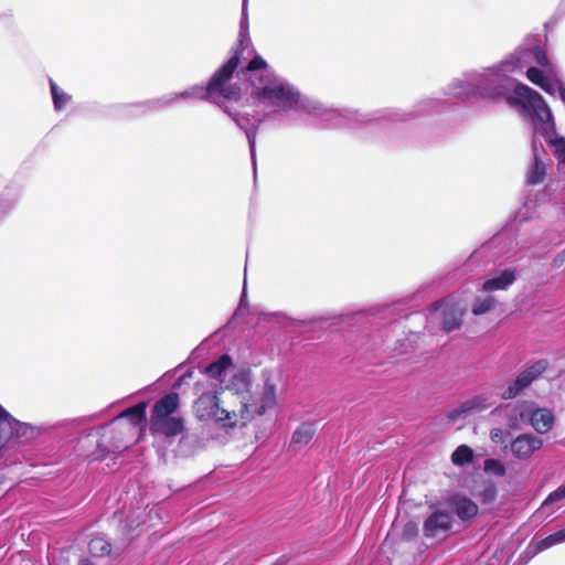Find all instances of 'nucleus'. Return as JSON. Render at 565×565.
<instances>
[{"mask_svg":"<svg viewBox=\"0 0 565 565\" xmlns=\"http://www.w3.org/2000/svg\"><path fill=\"white\" fill-rule=\"evenodd\" d=\"M463 312L465 308L459 301L444 299L429 309L428 319L441 323L444 330L450 332L460 327Z\"/></svg>","mask_w":565,"mask_h":565,"instance_id":"1a4fd4ad","label":"nucleus"},{"mask_svg":"<svg viewBox=\"0 0 565 565\" xmlns=\"http://www.w3.org/2000/svg\"><path fill=\"white\" fill-rule=\"evenodd\" d=\"M250 84L255 104L281 113L308 110L309 102L296 86L269 70L260 55H255L243 71Z\"/></svg>","mask_w":565,"mask_h":565,"instance_id":"f03ea898","label":"nucleus"},{"mask_svg":"<svg viewBox=\"0 0 565 565\" xmlns=\"http://www.w3.org/2000/svg\"><path fill=\"white\" fill-rule=\"evenodd\" d=\"M88 550L93 556L99 557L108 555L111 551V546L107 540L98 536L90 540L88 544Z\"/></svg>","mask_w":565,"mask_h":565,"instance_id":"cd10ccee","label":"nucleus"},{"mask_svg":"<svg viewBox=\"0 0 565 565\" xmlns=\"http://www.w3.org/2000/svg\"><path fill=\"white\" fill-rule=\"evenodd\" d=\"M195 390L200 394L193 404V413L198 419L213 422L216 427L226 433L235 430V407L225 401L223 387H216L207 382H198Z\"/></svg>","mask_w":565,"mask_h":565,"instance_id":"423d86ee","label":"nucleus"},{"mask_svg":"<svg viewBox=\"0 0 565 565\" xmlns=\"http://www.w3.org/2000/svg\"><path fill=\"white\" fill-rule=\"evenodd\" d=\"M51 92L55 109L61 110L68 103L71 97L64 92L60 90L53 81H51Z\"/></svg>","mask_w":565,"mask_h":565,"instance_id":"2f4dec72","label":"nucleus"},{"mask_svg":"<svg viewBox=\"0 0 565 565\" xmlns=\"http://www.w3.org/2000/svg\"><path fill=\"white\" fill-rule=\"evenodd\" d=\"M263 385L259 390L252 391L237 407H235V429L242 428L256 417H260L273 409L277 404L276 382L270 372L262 373Z\"/></svg>","mask_w":565,"mask_h":565,"instance_id":"0eeeda50","label":"nucleus"},{"mask_svg":"<svg viewBox=\"0 0 565 565\" xmlns=\"http://www.w3.org/2000/svg\"><path fill=\"white\" fill-rule=\"evenodd\" d=\"M454 525V518L447 511L436 510L429 514L423 523V534L426 539H446Z\"/></svg>","mask_w":565,"mask_h":565,"instance_id":"9b49d317","label":"nucleus"},{"mask_svg":"<svg viewBox=\"0 0 565 565\" xmlns=\"http://www.w3.org/2000/svg\"><path fill=\"white\" fill-rule=\"evenodd\" d=\"M179 407V395L177 393H170L161 397L153 407L151 419H161L169 417Z\"/></svg>","mask_w":565,"mask_h":565,"instance_id":"aec40b11","label":"nucleus"},{"mask_svg":"<svg viewBox=\"0 0 565 565\" xmlns=\"http://www.w3.org/2000/svg\"><path fill=\"white\" fill-rule=\"evenodd\" d=\"M316 434V427L312 423L301 424L292 434L291 445L306 446L310 443Z\"/></svg>","mask_w":565,"mask_h":565,"instance_id":"5701e85b","label":"nucleus"},{"mask_svg":"<svg viewBox=\"0 0 565 565\" xmlns=\"http://www.w3.org/2000/svg\"><path fill=\"white\" fill-rule=\"evenodd\" d=\"M527 79L539 86L551 96H557L565 104V87L554 71L544 74L543 70L530 67L526 73Z\"/></svg>","mask_w":565,"mask_h":565,"instance_id":"ddd939ff","label":"nucleus"},{"mask_svg":"<svg viewBox=\"0 0 565 565\" xmlns=\"http://www.w3.org/2000/svg\"><path fill=\"white\" fill-rule=\"evenodd\" d=\"M449 504L456 515L463 522L475 519L479 513L478 504L465 495L457 494L451 497Z\"/></svg>","mask_w":565,"mask_h":565,"instance_id":"f3484780","label":"nucleus"},{"mask_svg":"<svg viewBox=\"0 0 565 565\" xmlns=\"http://www.w3.org/2000/svg\"><path fill=\"white\" fill-rule=\"evenodd\" d=\"M494 303L495 299L492 296L477 298L471 311L475 316H481L489 312L494 307Z\"/></svg>","mask_w":565,"mask_h":565,"instance_id":"c85d7f7f","label":"nucleus"},{"mask_svg":"<svg viewBox=\"0 0 565 565\" xmlns=\"http://www.w3.org/2000/svg\"><path fill=\"white\" fill-rule=\"evenodd\" d=\"M565 543V529L559 530L542 540L536 544V548L540 552L546 551L555 545Z\"/></svg>","mask_w":565,"mask_h":565,"instance_id":"bb28decb","label":"nucleus"},{"mask_svg":"<svg viewBox=\"0 0 565 565\" xmlns=\"http://www.w3.org/2000/svg\"><path fill=\"white\" fill-rule=\"evenodd\" d=\"M81 565H90L89 562L87 559H84L81 562Z\"/></svg>","mask_w":565,"mask_h":565,"instance_id":"c9c22d12","label":"nucleus"},{"mask_svg":"<svg viewBox=\"0 0 565 565\" xmlns=\"http://www.w3.org/2000/svg\"><path fill=\"white\" fill-rule=\"evenodd\" d=\"M493 405V399L487 394H477L459 403L447 413L449 420L455 422L467 414L480 413L489 409Z\"/></svg>","mask_w":565,"mask_h":565,"instance_id":"2eb2a0df","label":"nucleus"},{"mask_svg":"<svg viewBox=\"0 0 565 565\" xmlns=\"http://www.w3.org/2000/svg\"><path fill=\"white\" fill-rule=\"evenodd\" d=\"M509 425H510L511 427H513V428H514V427H516V426H518V420H516V419H513V418H510V419H509Z\"/></svg>","mask_w":565,"mask_h":565,"instance_id":"f704fd0d","label":"nucleus"},{"mask_svg":"<svg viewBox=\"0 0 565 565\" xmlns=\"http://www.w3.org/2000/svg\"><path fill=\"white\" fill-rule=\"evenodd\" d=\"M239 56L237 51L224 63L212 76L206 87L195 85L191 88L175 94V97L206 98L217 104L224 111L235 121V124L244 129L250 150V157L254 167L256 166V135L263 118L255 119L252 124L246 117H238L226 106L227 102L237 103L241 98V89L238 86L230 83L234 71L238 65Z\"/></svg>","mask_w":565,"mask_h":565,"instance_id":"7ed1b4c3","label":"nucleus"},{"mask_svg":"<svg viewBox=\"0 0 565 565\" xmlns=\"http://www.w3.org/2000/svg\"><path fill=\"white\" fill-rule=\"evenodd\" d=\"M509 433L501 428H492L490 430V439L492 443L498 445H504L507 443V438Z\"/></svg>","mask_w":565,"mask_h":565,"instance_id":"72a5a7b5","label":"nucleus"},{"mask_svg":"<svg viewBox=\"0 0 565 565\" xmlns=\"http://www.w3.org/2000/svg\"><path fill=\"white\" fill-rule=\"evenodd\" d=\"M515 269H503L494 271L483 284V290L487 292L504 290L515 280Z\"/></svg>","mask_w":565,"mask_h":565,"instance_id":"a211bd4d","label":"nucleus"},{"mask_svg":"<svg viewBox=\"0 0 565 565\" xmlns=\"http://www.w3.org/2000/svg\"><path fill=\"white\" fill-rule=\"evenodd\" d=\"M247 32H248L247 0H243L242 18H241V32H239V40H238L237 46L243 45ZM235 51H237V53L239 54L238 47L234 49L233 54L235 53Z\"/></svg>","mask_w":565,"mask_h":565,"instance_id":"c756f323","label":"nucleus"},{"mask_svg":"<svg viewBox=\"0 0 565 565\" xmlns=\"http://www.w3.org/2000/svg\"><path fill=\"white\" fill-rule=\"evenodd\" d=\"M483 469L487 473H491L497 477H503L505 475V467L499 459H486L483 463Z\"/></svg>","mask_w":565,"mask_h":565,"instance_id":"7c9ffc66","label":"nucleus"},{"mask_svg":"<svg viewBox=\"0 0 565 565\" xmlns=\"http://www.w3.org/2000/svg\"><path fill=\"white\" fill-rule=\"evenodd\" d=\"M146 403H139L119 414L117 420H120L116 427L104 430L100 439L94 435H88V438H95L100 452L94 456V459L104 458L107 452L121 451L134 445L137 439V434L146 420Z\"/></svg>","mask_w":565,"mask_h":565,"instance_id":"39448f33","label":"nucleus"},{"mask_svg":"<svg viewBox=\"0 0 565 565\" xmlns=\"http://www.w3.org/2000/svg\"><path fill=\"white\" fill-rule=\"evenodd\" d=\"M514 414L521 422L527 423L539 434L548 433L554 426V415L547 408H541L533 402H519L512 407Z\"/></svg>","mask_w":565,"mask_h":565,"instance_id":"6e6552de","label":"nucleus"},{"mask_svg":"<svg viewBox=\"0 0 565 565\" xmlns=\"http://www.w3.org/2000/svg\"><path fill=\"white\" fill-rule=\"evenodd\" d=\"M532 149L533 163L527 172L526 182L530 185H537L544 181L547 172V166L540 156L535 138H533L532 141Z\"/></svg>","mask_w":565,"mask_h":565,"instance_id":"6ab92c4d","label":"nucleus"},{"mask_svg":"<svg viewBox=\"0 0 565 565\" xmlns=\"http://www.w3.org/2000/svg\"><path fill=\"white\" fill-rule=\"evenodd\" d=\"M473 460V450L467 445L458 446L451 455V461L456 466H463Z\"/></svg>","mask_w":565,"mask_h":565,"instance_id":"a878e982","label":"nucleus"},{"mask_svg":"<svg viewBox=\"0 0 565 565\" xmlns=\"http://www.w3.org/2000/svg\"><path fill=\"white\" fill-rule=\"evenodd\" d=\"M233 366L232 358L228 354L221 355L216 361L205 367V373L214 380H220L222 375Z\"/></svg>","mask_w":565,"mask_h":565,"instance_id":"4be33fe9","label":"nucleus"},{"mask_svg":"<svg viewBox=\"0 0 565 565\" xmlns=\"http://www.w3.org/2000/svg\"><path fill=\"white\" fill-rule=\"evenodd\" d=\"M543 446V440L532 434H520L510 444L512 455L524 460L530 458Z\"/></svg>","mask_w":565,"mask_h":565,"instance_id":"dca6fc26","label":"nucleus"},{"mask_svg":"<svg viewBox=\"0 0 565 565\" xmlns=\"http://www.w3.org/2000/svg\"><path fill=\"white\" fill-rule=\"evenodd\" d=\"M252 392V376L248 371L241 370L236 372L223 387V396L225 401H230L231 407H237Z\"/></svg>","mask_w":565,"mask_h":565,"instance_id":"f8f14e48","label":"nucleus"},{"mask_svg":"<svg viewBox=\"0 0 565 565\" xmlns=\"http://www.w3.org/2000/svg\"><path fill=\"white\" fill-rule=\"evenodd\" d=\"M418 534V526L415 522L409 521L405 523L403 531H402V539L406 541H411L414 537H416Z\"/></svg>","mask_w":565,"mask_h":565,"instance_id":"473e14b6","label":"nucleus"},{"mask_svg":"<svg viewBox=\"0 0 565 565\" xmlns=\"http://www.w3.org/2000/svg\"><path fill=\"white\" fill-rule=\"evenodd\" d=\"M515 96L507 97L510 106L521 109L523 115L531 119L533 124L534 136L544 137V139L554 148V154L559 163L565 164V138L556 137L555 122L552 111L543 97L524 84L514 86Z\"/></svg>","mask_w":565,"mask_h":565,"instance_id":"20e7f679","label":"nucleus"},{"mask_svg":"<svg viewBox=\"0 0 565 565\" xmlns=\"http://www.w3.org/2000/svg\"><path fill=\"white\" fill-rule=\"evenodd\" d=\"M30 429V426L13 418L9 412L0 405V449L3 448L7 443L28 435Z\"/></svg>","mask_w":565,"mask_h":565,"instance_id":"4468645a","label":"nucleus"},{"mask_svg":"<svg viewBox=\"0 0 565 565\" xmlns=\"http://www.w3.org/2000/svg\"><path fill=\"white\" fill-rule=\"evenodd\" d=\"M498 495V488L494 483L488 482L478 492V499L483 507H492Z\"/></svg>","mask_w":565,"mask_h":565,"instance_id":"393cba45","label":"nucleus"},{"mask_svg":"<svg viewBox=\"0 0 565 565\" xmlns=\"http://www.w3.org/2000/svg\"><path fill=\"white\" fill-rule=\"evenodd\" d=\"M548 369L546 360H540L531 366L523 370L513 381L502 390L500 396L502 399H514L521 395L535 380L542 376Z\"/></svg>","mask_w":565,"mask_h":565,"instance_id":"9d476101","label":"nucleus"},{"mask_svg":"<svg viewBox=\"0 0 565 565\" xmlns=\"http://www.w3.org/2000/svg\"><path fill=\"white\" fill-rule=\"evenodd\" d=\"M565 498V483L559 486L556 490L551 492L547 498L543 501L536 514L550 516L552 513L548 511L550 507Z\"/></svg>","mask_w":565,"mask_h":565,"instance_id":"b1692460","label":"nucleus"},{"mask_svg":"<svg viewBox=\"0 0 565 565\" xmlns=\"http://www.w3.org/2000/svg\"><path fill=\"white\" fill-rule=\"evenodd\" d=\"M151 428L153 431L166 436H175L183 430L184 426L181 418L169 416L161 419H151Z\"/></svg>","mask_w":565,"mask_h":565,"instance_id":"412c9836","label":"nucleus"},{"mask_svg":"<svg viewBox=\"0 0 565 565\" xmlns=\"http://www.w3.org/2000/svg\"><path fill=\"white\" fill-rule=\"evenodd\" d=\"M563 211H564V213H565V206L563 207Z\"/></svg>","mask_w":565,"mask_h":565,"instance_id":"e433bc0d","label":"nucleus"},{"mask_svg":"<svg viewBox=\"0 0 565 565\" xmlns=\"http://www.w3.org/2000/svg\"><path fill=\"white\" fill-rule=\"evenodd\" d=\"M533 64L544 67V74L553 71L547 54L542 47H520L497 65L454 79L449 85V93L454 96H472L495 102L511 89L510 75L522 72L524 68L527 71L534 67Z\"/></svg>","mask_w":565,"mask_h":565,"instance_id":"f257e3e1","label":"nucleus"}]
</instances>
